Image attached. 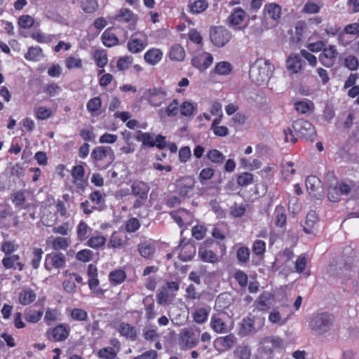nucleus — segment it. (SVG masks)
Returning <instances> with one entry per match:
<instances>
[{
	"mask_svg": "<svg viewBox=\"0 0 359 359\" xmlns=\"http://www.w3.org/2000/svg\"><path fill=\"white\" fill-rule=\"evenodd\" d=\"M149 191V187L143 182H136L131 185L132 194L137 198L133 203L134 208H139L145 204Z\"/></svg>",
	"mask_w": 359,
	"mask_h": 359,
	"instance_id": "423d86ee",
	"label": "nucleus"
},
{
	"mask_svg": "<svg viewBox=\"0 0 359 359\" xmlns=\"http://www.w3.org/2000/svg\"><path fill=\"white\" fill-rule=\"evenodd\" d=\"M68 245L67 239L62 237H57L53 242V247L55 250L66 249Z\"/></svg>",
	"mask_w": 359,
	"mask_h": 359,
	"instance_id": "e2e57ef3",
	"label": "nucleus"
},
{
	"mask_svg": "<svg viewBox=\"0 0 359 359\" xmlns=\"http://www.w3.org/2000/svg\"><path fill=\"white\" fill-rule=\"evenodd\" d=\"M344 66L351 71H355L358 69L359 61L355 56L349 55L344 58Z\"/></svg>",
	"mask_w": 359,
	"mask_h": 359,
	"instance_id": "37998d69",
	"label": "nucleus"
},
{
	"mask_svg": "<svg viewBox=\"0 0 359 359\" xmlns=\"http://www.w3.org/2000/svg\"><path fill=\"white\" fill-rule=\"evenodd\" d=\"M344 34H351L354 36L359 35V23L354 22L345 26L344 31L339 35V38L341 39Z\"/></svg>",
	"mask_w": 359,
	"mask_h": 359,
	"instance_id": "a18cd8bd",
	"label": "nucleus"
},
{
	"mask_svg": "<svg viewBox=\"0 0 359 359\" xmlns=\"http://www.w3.org/2000/svg\"><path fill=\"white\" fill-rule=\"evenodd\" d=\"M198 255L203 262L216 263L218 261L217 256L215 252L203 246L199 248Z\"/></svg>",
	"mask_w": 359,
	"mask_h": 359,
	"instance_id": "393cba45",
	"label": "nucleus"
},
{
	"mask_svg": "<svg viewBox=\"0 0 359 359\" xmlns=\"http://www.w3.org/2000/svg\"><path fill=\"white\" fill-rule=\"evenodd\" d=\"M135 139L137 141L142 142L141 145L142 149L146 147H155L156 142H154V137L151 133L138 131L137 135L135 136Z\"/></svg>",
	"mask_w": 359,
	"mask_h": 359,
	"instance_id": "a211bd4d",
	"label": "nucleus"
},
{
	"mask_svg": "<svg viewBox=\"0 0 359 359\" xmlns=\"http://www.w3.org/2000/svg\"><path fill=\"white\" fill-rule=\"evenodd\" d=\"M286 214L285 208L282 205L276 206L274 211V222L277 226L283 227L286 224Z\"/></svg>",
	"mask_w": 359,
	"mask_h": 359,
	"instance_id": "b1692460",
	"label": "nucleus"
},
{
	"mask_svg": "<svg viewBox=\"0 0 359 359\" xmlns=\"http://www.w3.org/2000/svg\"><path fill=\"white\" fill-rule=\"evenodd\" d=\"M264 13L268 14L273 20H277L280 17L281 7L278 4L270 3L265 5Z\"/></svg>",
	"mask_w": 359,
	"mask_h": 359,
	"instance_id": "412c9836",
	"label": "nucleus"
},
{
	"mask_svg": "<svg viewBox=\"0 0 359 359\" xmlns=\"http://www.w3.org/2000/svg\"><path fill=\"white\" fill-rule=\"evenodd\" d=\"M69 334L67 327L63 325H59L46 331L47 339L53 342L62 341L65 340Z\"/></svg>",
	"mask_w": 359,
	"mask_h": 359,
	"instance_id": "9b49d317",
	"label": "nucleus"
},
{
	"mask_svg": "<svg viewBox=\"0 0 359 359\" xmlns=\"http://www.w3.org/2000/svg\"><path fill=\"white\" fill-rule=\"evenodd\" d=\"M294 165V164L292 161H287L285 163H282V164H281L282 171L285 177L292 175L295 173L296 170L293 168Z\"/></svg>",
	"mask_w": 359,
	"mask_h": 359,
	"instance_id": "680f3d73",
	"label": "nucleus"
},
{
	"mask_svg": "<svg viewBox=\"0 0 359 359\" xmlns=\"http://www.w3.org/2000/svg\"><path fill=\"white\" fill-rule=\"evenodd\" d=\"M93 252L88 249H84L76 253V257L79 261L87 262L93 259Z\"/></svg>",
	"mask_w": 359,
	"mask_h": 359,
	"instance_id": "6e6d98bb",
	"label": "nucleus"
},
{
	"mask_svg": "<svg viewBox=\"0 0 359 359\" xmlns=\"http://www.w3.org/2000/svg\"><path fill=\"white\" fill-rule=\"evenodd\" d=\"M133 12L128 8H122L116 15V19L118 21L129 22L133 18Z\"/></svg>",
	"mask_w": 359,
	"mask_h": 359,
	"instance_id": "bf43d9fd",
	"label": "nucleus"
},
{
	"mask_svg": "<svg viewBox=\"0 0 359 359\" xmlns=\"http://www.w3.org/2000/svg\"><path fill=\"white\" fill-rule=\"evenodd\" d=\"M98 356L103 359H114L116 357L117 353L114 348L107 346L99 350Z\"/></svg>",
	"mask_w": 359,
	"mask_h": 359,
	"instance_id": "ea45409f",
	"label": "nucleus"
},
{
	"mask_svg": "<svg viewBox=\"0 0 359 359\" xmlns=\"http://www.w3.org/2000/svg\"><path fill=\"white\" fill-rule=\"evenodd\" d=\"M35 294L31 290H23L19 294V301L20 304L27 305L32 303L35 299Z\"/></svg>",
	"mask_w": 359,
	"mask_h": 359,
	"instance_id": "f704fd0d",
	"label": "nucleus"
},
{
	"mask_svg": "<svg viewBox=\"0 0 359 359\" xmlns=\"http://www.w3.org/2000/svg\"><path fill=\"white\" fill-rule=\"evenodd\" d=\"M138 251L142 257L147 258L154 253V248L149 243H143L138 245Z\"/></svg>",
	"mask_w": 359,
	"mask_h": 359,
	"instance_id": "de8ad7c7",
	"label": "nucleus"
},
{
	"mask_svg": "<svg viewBox=\"0 0 359 359\" xmlns=\"http://www.w3.org/2000/svg\"><path fill=\"white\" fill-rule=\"evenodd\" d=\"M212 62V55L206 52L198 53L191 60L192 65L200 71H204L208 69Z\"/></svg>",
	"mask_w": 359,
	"mask_h": 359,
	"instance_id": "ddd939ff",
	"label": "nucleus"
},
{
	"mask_svg": "<svg viewBox=\"0 0 359 359\" xmlns=\"http://www.w3.org/2000/svg\"><path fill=\"white\" fill-rule=\"evenodd\" d=\"M253 324L252 316H248L247 318H244L241 323L242 334L246 335L250 334L251 332H255V328Z\"/></svg>",
	"mask_w": 359,
	"mask_h": 359,
	"instance_id": "72a5a7b5",
	"label": "nucleus"
},
{
	"mask_svg": "<svg viewBox=\"0 0 359 359\" xmlns=\"http://www.w3.org/2000/svg\"><path fill=\"white\" fill-rule=\"evenodd\" d=\"M212 328L218 333L226 332L227 325L226 323L217 316H212L211 319Z\"/></svg>",
	"mask_w": 359,
	"mask_h": 359,
	"instance_id": "473e14b6",
	"label": "nucleus"
},
{
	"mask_svg": "<svg viewBox=\"0 0 359 359\" xmlns=\"http://www.w3.org/2000/svg\"><path fill=\"white\" fill-rule=\"evenodd\" d=\"M210 38L212 43L217 47L224 46L231 39V32L224 27L219 26L211 28Z\"/></svg>",
	"mask_w": 359,
	"mask_h": 359,
	"instance_id": "0eeeda50",
	"label": "nucleus"
},
{
	"mask_svg": "<svg viewBox=\"0 0 359 359\" xmlns=\"http://www.w3.org/2000/svg\"><path fill=\"white\" fill-rule=\"evenodd\" d=\"M106 243L105 237L102 236H97L91 237L87 241V245L92 248H98L100 247L103 246Z\"/></svg>",
	"mask_w": 359,
	"mask_h": 359,
	"instance_id": "49530a36",
	"label": "nucleus"
},
{
	"mask_svg": "<svg viewBox=\"0 0 359 359\" xmlns=\"http://www.w3.org/2000/svg\"><path fill=\"white\" fill-rule=\"evenodd\" d=\"M199 337V329L183 328L177 335V344L181 350H190L198 345Z\"/></svg>",
	"mask_w": 359,
	"mask_h": 359,
	"instance_id": "f03ea898",
	"label": "nucleus"
},
{
	"mask_svg": "<svg viewBox=\"0 0 359 359\" xmlns=\"http://www.w3.org/2000/svg\"><path fill=\"white\" fill-rule=\"evenodd\" d=\"M66 257L62 252H53L46 256L44 266L50 271L53 268L61 269L66 265Z\"/></svg>",
	"mask_w": 359,
	"mask_h": 359,
	"instance_id": "1a4fd4ad",
	"label": "nucleus"
},
{
	"mask_svg": "<svg viewBox=\"0 0 359 359\" xmlns=\"http://www.w3.org/2000/svg\"><path fill=\"white\" fill-rule=\"evenodd\" d=\"M338 55V52L334 46H330L328 48H324L323 53L320 57L321 63L327 67L333 66L335 59Z\"/></svg>",
	"mask_w": 359,
	"mask_h": 359,
	"instance_id": "2eb2a0df",
	"label": "nucleus"
},
{
	"mask_svg": "<svg viewBox=\"0 0 359 359\" xmlns=\"http://www.w3.org/2000/svg\"><path fill=\"white\" fill-rule=\"evenodd\" d=\"M208 7V4L204 0L195 1L191 6V12L193 13H199L205 11Z\"/></svg>",
	"mask_w": 359,
	"mask_h": 359,
	"instance_id": "13d9d810",
	"label": "nucleus"
},
{
	"mask_svg": "<svg viewBox=\"0 0 359 359\" xmlns=\"http://www.w3.org/2000/svg\"><path fill=\"white\" fill-rule=\"evenodd\" d=\"M158 353L154 350H149L144 352L142 354L135 357L133 359H156Z\"/></svg>",
	"mask_w": 359,
	"mask_h": 359,
	"instance_id": "774afa93",
	"label": "nucleus"
},
{
	"mask_svg": "<svg viewBox=\"0 0 359 359\" xmlns=\"http://www.w3.org/2000/svg\"><path fill=\"white\" fill-rule=\"evenodd\" d=\"M169 55L172 60L182 61L185 57V51L180 45L175 44L171 47Z\"/></svg>",
	"mask_w": 359,
	"mask_h": 359,
	"instance_id": "c85d7f7f",
	"label": "nucleus"
},
{
	"mask_svg": "<svg viewBox=\"0 0 359 359\" xmlns=\"http://www.w3.org/2000/svg\"><path fill=\"white\" fill-rule=\"evenodd\" d=\"M43 252L41 248H35L33 250V258L32 260V266L36 269L40 264Z\"/></svg>",
	"mask_w": 359,
	"mask_h": 359,
	"instance_id": "052dcab7",
	"label": "nucleus"
},
{
	"mask_svg": "<svg viewBox=\"0 0 359 359\" xmlns=\"http://www.w3.org/2000/svg\"><path fill=\"white\" fill-rule=\"evenodd\" d=\"M318 220V216L315 211H310L306 217V225L304 226V231L306 233L311 232V229L313 226L314 224Z\"/></svg>",
	"mask_w": 359,
	"mask_h": 359,
	"instance_id": "4c0bfd02",
	"label": "nucleus"
},
{
	"mask_svg": "<svg viewBox=\"0 0 359 359\" xmlns=\"http://www.w3.org/2000/svg\"><path fill=\"white\" fill-rule=\"evenodd\" d=\"M294 131L306 140L313 141L316 132L313 125L304 119H298L292 123Z\"/></svg>",
	"mask_w": 359,
	"mask_h": 359,
	"instance_id": "39448f33",
	"label": "nucleus"
},
{
	"mask_svg": "<svg viewBox=\"0 0 359 359\" xmlns=\"http://www.w3.org/2000/svg\"><path fill=\"white\" fill-rule=\"evenodd\" d=\"M102 42L104 46L111 47L118 43V40L116 36L111 32L110 29H106L102 35Z\"/></svg>",
	"mask_w": 359,
	"mask_h": 359,
	"instance_id": "2f4dec72",
	"label": "nucleus"
},
{
	"mask_svg": "<svg viewBox=\"0 0 359 359\" xmlns=\"http://www.w3.org/2000/svg\"><path fill=\"white\" fill-rule=\"evenodd\" d=\"M246 13L241 8H235L228 18V22L232 25H240L245 18Z\"/></svg>",
	"mask_w": 359,
	"mask_h": 359,
	"instance_id": "f3484780",
	"label": "nucleus"
},
{
	"mask_svg": "<svg viewBox=\"0 0 359 359\" xmlns=\"http://www.w3.org/2000/svg\"><path fill=\"white\" fill-rule=\"evenodd\" d=\"M65 66L68 69L81 68L82 67V61L80 58L69 56L65 60Z\"/></svg>",
	"mask_w": 359,
	"mask_h": 359,
	"instance_id": "5fc2aeb1",
	"label": "nucleus"
},
{
	"mask_svg": "<svg viewBox=\"0 0 359 359\" xmlns=\"http://www.w3.org/2000/svg\"><path fill=\"white\" fill-rule=\"evenodd\" d=\"M180 114L184 116H191L194 115L197 111V104L189 101H184L180 107Z\"/></svg>",
	"mask_w": 359,
	"mask_h": 359,
	"instance_id": "a878e982",
	"label": "nucleus"
},
{
	"mask_svg": "<svg viewBox=\"0 0 359 359\" xmlns=\"http://www.w3.org/2000/svg\"><path fill=\"white\" fill-rule=\"evenodd\" d=\"M253 175L249 172H243L241 174L237 180V182L240 186L245 187L252 183Z\"/></svg>",
	"mask_w": 359,
	"mask_h": 359,
	"instance_id": "4d7b16f0",
	"label": "nucleus"
},
{
	"mask_svg": "<svg viewBox=\"0 0 359 359\" xmlns=\"http://www.w3.org/2000/svg\"><path fill=\"white\" fill-rule=\"evenodd\" d=\"M42 55V50L39 47H31L25 54V57L29 60H39Z\"/></svg>",
	"mask_w": 359,
	"mask_h": 359,
	"instance_id": "09e8293b",
	"label": "nucleus"
},
{
	"mask_svg": "<svg viewBox=\"0 0 359 359\" xmlns=\"http://www.w3.org/2000/svg\"><path fill=\"white\" fill-rule=\"evenodd\" d=\"M235 357L238 359H250L251 349L246 344L239 345L233 351Z\"/></svg>",
	"mask_w": 359,
	"mask_h": 359,
	"instance_id": "7c9ffc66",
	"label": "nucleus"
},
{
	"mask_svg": "<svg viewBox=\"0 0 359 359\" xmlns=\"http://www.w3.org/2000/svg\"><path fill=\"white\" fill-rule=\"evenodd\" d=\"M196 252V248L192 245H186L183 247L182 251L180 254V258L184 262L189 261L193 258Z\"/></svg>",
	"mask_w": 359,
	"mask_h": 359,
	"instance_id": "c9c22d12",
	"label": "nucleus"
},
{
	"mask_svg": "<svg viewBox=\"0 0 359 359\" xmlns=\"http://www.w3.org/2000/svg\"><path fill=\"white\" fill-rule=\"evenodd\" d=\"M236 257L240 263H247L250 258V250L247 247H241L238 249Z\"/></svg>",
	"mask_w": 359,
	"mask_h": 359,
	"instance_id": "8fccbe9b",
	"label": "nucleus"
},
{
	"mask_svg": "<svg viewBox=\"0 0 359 359\" xmlns=\"http://www.w3.org/2000/svg\"><path fill=\"white\" fill-rule=\"evenodd\" d=\"M11 200L13 203L15 205V206L20 207L22 205L25 201V197L23 191H19L12 194Z\"/></svg>",
	"mask_w": 359,
	"mask_h": 359,
	"instance_id": "0e129e2a",
	"label": "nucleus"
},
{
	"mask_svg": "<svg viewBox=\"0 0 359 359\" xmlns=\"http://www.w3.org/2000/svg\"><path fill=\"white\" fill-rule=\"evenodd\" d=\"M179 110V104L177 100H173L172 102L168 106L166 109V114L168 116H175Z\"/></svg>",
	"mask_w": 359,
	"mask_h": 359,
	"instance_id": "338daca9",
	"label": "nucleus"
},
{
	"mask_svg": "<svg viewBox=\"0 0 359 359\" xmlns=\"http://www.w3.org/2000/svg\"><path fill=\"white\" fill-rule=\"evenodd\" d=\"M305 184L311 195L315 197L320 195L323 189L318 178L315 176H309L306 180Z\"/></svg>",
	"mask_w": 359,
	"mask_h": 359,
	"instance_id": "dca6fc26",
	"label": "nucleus"
},
{
	"mask_svg": "<svg viewBox=\"0 0 359 359\" xmlns=\"http://www.w3.org/2000/svg\"><path fill=\"white\" fill-rule=\"evenodd\" d=\"M207 158L214 163L221 164L224 162L225 156L217 149H210L207 153Z\"/></svg>",
	"mask_w": 359,
	"mask_h": 359,
	"instance_id": "e433bc0d",
	"label": "nucleus"
},
{
	"mask_svg": "<svg viewBox=\"0 0 359 359\" xmlns=\"http://www.w3.org/2000/svg\"><path fill=\"white\" fill-rule=\"evenodd\" d=\"M329 316H314L311 320V328L318 334H323L330 328L331 323Z\"/></svg>",
	"mask_w": 359,
	"mask_h": 359,
	"instance_id": "f8f14e48",
	"label": "nucleus"
},
{
	"mask_svg": "<svg viewBox=\"0 0 359 359\" xmlns=\"http://www.w3.org/2000/svg\"><path fill=\"white\" fill-rule=\"evenodd\" d=\"M273 296L269 292H263L256 301L257 307L259 310L264 311L269 307L272 302Z\"/></svg>",
	"mask_w": 359,
	"mask_h": 359,
	"instance_id": "aec40b11",
	"label": "nucleus"
},
{
	"mask_svg": "<svg viewBox=\"0 0 359 359\" xmlns=\"http://www.w3.org/2000/svg\"><path fill=\"white\" fill-rule=\"evenodd\" d=\"M231 71V65L228 62H219L215 67V72L219 75H228Z\"/></svg>",
	"mask_w": 359,
	"mask_h": 359,
	"instance_id": "58836bf2",
	"label": "nucleus"
},
{
	"mask_svg": "<svg viewBox=\"0 0 359 359\" xmlns=\"http://www.w3.org/2000/svg\"><path fill=\"white\" fill-rule=\"evenodd\" d=\"M287 69L292 73H297L302 68L301 59L297 55H290L286 61Z\"/></svg>",
	"mask_w": 359,
	"mask_h": 359,
	"instance_id": "5701e85b",
	"label": "nucleus"
},
{
	"mask_svg": "<svg viewBox=\"0 0 359 359\" xmlns=\"http://www.w3.org/2000/svg\"><path fill=\"white\" fill-rule=\"evenodd\" d=\"M120 334L128 339L135 341L137 338V332L134 327L128 323H121L119 325Z\"/></svg>",
	"mask_w": 359,
	"mask_h": 359,
	"instance_id": "4be33fe9",
	"label": "nucleus"
},
{
	"mask_svg": "<svg viewBox=\"0 0 359 359\" xmlns=\"http://www.w3.org/2000/svg\"><path fill=\"white\" fill-rule=\"evenodd\" d=\"M146 46V44L140 39H133L128 43V50L133 53L142 51Z\"/></svg>",
	"mask_w": 359,
	"mask_h": 359,
	"instance_id": "a19ab883",
	"label": "nucleus"
},
{
	"mask_svg": "<svg viewBox=\"0 0 359 359\" xmlns=\"http://www.w3.org/2000/svg\"><path fill=\"white\" fill-rule=\"evenodd\" d=\"M191 155V149L189 147H184L179 151V159L182 163H186Z\"/></svg>",
	"mask_w": 359,
	"mask_h": 359,
	"instance_id": "69168bd1",
	"label": "nucleus"
},
{
	"mask_svg": "<svg viewBox=\"0 0 359 359\" xmlns=\"http://www.w3.org/2000/svg\"><path fill=\"white\" fill-rule=\"evenodd\" d=\"M175 297V294L163 287L156 294V301L160 304H166Z\"/></svg>",
	"mask_w": 359,
	"mask_h": 359,
	"instance_id": "bb28decb",
	"label": "nucleus"
},
{
	"mask_svg": "<svg viewBox=\"0 0 359 359\" xmlns=\"http://www.w3.org/2000/svg\"><path fill=\"white\" fill-rule=\"evenodd\" d=\"M95 60L99 67H104L107 63V54L104 50H97L94 54Z\"/></svg>",
	"mask_w": 359,
	"mask_h": 359,
	"instance_id": "c03bdc74",
	"label": "nucleus"
},
{
	"mask_svg": "<svg viewBox=\"0 0 359 359\" xmlns=\"http://www.w3.org/2000/svg\"><path fill=\"white\" fill-rule=\"evenodd\" d=\"M320 7L315 2L309 0L303 7V12L309 14H316L320 11Z\"/></svg>",
	"mask_w": 359,
	"mask_h": 359,
	"instance_id": "603ef678",
	"label": "nucleus"
},
{
	"mask_svg": "<svg viewBox=\"0 0 359 359\" xmlns=\"http://www.w3.org/2000/svg\"><path fill=\"white\" fill-rule=\"evenodd\" d=\"M236 342V338L233 334L217 337L214 341V347L219 352H225L231 348Z\"/></svg>",
	"mask_w": 359,
	"mask_h": 359,
	"instance_id": "4468645a",
	"label": "nucleus"
},
{
	"mask_svg": "<svg viewBox=\"0 0 359 359\" xmlns=\"http://www.w3.org/2000/svg\"><path fill=\"white\" fill-rule=\"evenodd\" d=\"M34 23V18L29 15H23L18 20L19 26L24 29L30 28L33 26Z\"/></svg>",
	"mask_w": 359,
	"mask_h": 359,
	"instance_id": "864d4df0",
	"label": "nucleus"
},
{
	"mask_svg": "<svg viewBox=\"0 0 359 359\" xmlns=\"http://www.w3.org/2000/svg\"><path fill=\"white\" fill-rule=\"evenodd\" d=\"M87 109L92 115H99L98 111L102 107V100L100 97L91 98L86 104Z\"/></svg>",
	"mask_w": 359,
	"mask_h": 359,
	"instance_id": "c756f323",
	"label": "nucleus"
},
{
	"mask_svg": "<svg viewBox=\"0 0 359 359\" xmlns=\"http://www.w3.org/2000/svg\"><path fill=\"white\" fill-rule=\"evenodd\" d=\"M271 74L269 64L267 61H256L250 67L249 76L252 82L262 85L269 79Z\"/></svg>",
	"mask_w": 359,
	"mask_h": 359,
	"instance_id": "20e7f679",
	"label": "nucleus"
},
{
	"mask_svg": "<svg viewBox=\"0 0 359 359\" xmlns=\"http://www.w3.org/2000/svg\"><path fill=\"white\" fill-rule=\"evenodd\" d=\"M91 229L83 221H81L76 227L77 239L80 241L86 240L89 236Z\"/></svg>",
	"mask_w": 359,
	"mask_h": 359,
	"instance_id": "cd10ccee",
	"label": "nucleus"
},
{
	"mask_svg": "<svg viewBox=\"0 0 359 359\" xmlns=\"http://www.w3.org/2000/svg\"><path fill=\"white\" fill-rule=\"evenodd\" d=\"M176 191L181 197H189L194 190L195 181L191 177H184L175 182Z\"/></svg>",
	"mask_w": 359,
	"mask_h": 359,
	"instance_id": "6e6552de",
	"label": "nucleus"
},
{
	"mask_svg": "<svg viewBox=\"0 0 359 359\" xmlns=\"http://www.w3.org/2000/svg\"><path fill=\"white\" fill-rule=\"evenodd\" d=\"M91 158L99 169L104 170L112 163L115 156L110 147L100 146L93 150Z\"/></svg>",
	"mask_w": 359,
	"mask_h": 359,
	"instance_id": "7ed1b4c3",
	"label": "nucleus"
},
{
	"mask_svg": "<svg viewBox=\"0 0 359 359\" xmlns=\"http://www.w3.org/2000/svg\"><path fill=\"white\" fill-rule=\"evenodd\" d=\"M81 7L84 12L93 13L97 10L98 5L96 0H83Z\"/></svg>",
	"mask_w": 359,
	"mask_h": 359,
	"instance_id": "79ce46f5",
	"label": "nucleus"
},
{
	"mask_svg": "<svg viewBox=\"0 0 359 359\" xmlns=\"http://www.w3.org/2000/svg\"><path fill=\"white\" fill-rule=\"evenodd\" d=\"M125 278L126 273L123 270H116L111 272L109 274L110 281L116 284L122 283Z\"/></svg>",
	"mask_w": 359,
	"mask_h": 359,
	"instance_id": "3c124183",
	"label": "nucleus"
},
{
	"mask_svg": "<svg viewBox=\"0 0 359 359\" xmlns=\"http://www.w3.org/2000/svg\"><path fill=\"white\" fill-rule=\"evenodd\" d=\"M166 92L162 88H150L144 93V97L154 107H159L164 101Z\"/></svg>",
	"mask_w": 359,
	"mask_h": 359,
	"instance_id": "9d476101",
	"label": "nucleus"
},
{
	"mask_svg": "<svg viewBox=\"0 0 359 359\" xmlns=\"http://www.w3.org/2000/svg\"><path fill=\"white\" fill-rule=\"evenodd\" d=\"M163 53L160 49L151 48L144 54L145 61L151 65L157 64L162 58Z\"/></svg>",
	"mask_w": 359,
	"mask_h": 359,
	"instance_id": "6ab92c4d",
	"label": "nucleus"
},
{
	"mask_svg": "<svg viewBox=\"0 0 359 359\" xmlns=\"http://www.w3.org/2000/svg\"><path fill=\"white\" fill-rule=\"evenodd\" d=\"M285 348V341L277 335H269L260 339L257 352L265 359H273L276 353H280Z\"/></svg>",
	"mask_w": 359,
	"mask_h": 359,
	"instance_id": "f257e3e1",
	"label": "nucleus"
}]
</instances>
